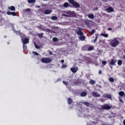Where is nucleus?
<instances>
[{
	"label": "nucleus",
	"mask_w": 125,
	"mask_h": 125,
	"mask_svg": "<svg viewBox=\"0 0 125 125\" xmlns=\"http://www.w3.org/2000/svg\"><path fill=\"white\" fill-rule=\"evenodd\" d=\"M78 29L76 30V34L79 36V39L80 41H85V36H83L84 35L83 32L82 31V28L80 27H78Z\"/></svg>",
	"instance_id": "f257e3e1"
},
{
	"label": "nucleus",
	"mask_w": 125,
	"mask_h": 125,
	"mask_svg": "<svg viewBox=\"0 0 125 125\" xmlns=\"http://www.w3.org/2000/svg\"><path fill=\"white\" fill-rule=\"evenodd\" d=\"M120 42L117 39L115 38L114 40L111 41L110 45L111 47H117Z\"/></svg>",
	"instance_id": "f03ea898"
},
{
	"label": "nucleus",
	"mask_w": 125,
	"mask_h": 125,
	"mask_svg": "<svg viewBox=\"0 0 125 125\" xmlns=\"http://www.w3.org/2000/svg\"><path fill=\"white\" fill-rule=\"evenodd\" d=\"M83 48H85V50L87 51H92L94 49V46H90V45H86Z\"/></svg>",
	"instance_id": "7ed1b4c3"
},
{
	"label": "nucleus",
	"mask_w": 125,
	"mask_h": 125,
	"mask_svg": "<svg viewBox=\"0 0 125 125\" xmlns=\"http://www.w3.org/2000/svg\"><path fill=\"white\" fill-rule=\"evenodd\" d=\"M41 61L42 63H50L52 61V60L49 58H42Z\"/></svg>",
	"instance_id": "20e7f679"
},
{
	"label": "nucleus",
	"mask_w": 125,
	"mask_h": 125,
	"mask_svg": "<svg viewBox=\"0 0 125 125\" xmlns=\"http://www.w3.org/2000/svg\"><path fill=\"white\" fill-rule=\"evenodd\" d=\"M102 109H104V110H110L111 109V106L107 104H104V105H101Z\"/></svg>",
	"instance_id": "39448f33"
},
{
	"label": "nucleus",
	"mask_w": 125,
	"mask_h": 125,
	"mask_svg": "<svg viewBox=\"0 0 125 125\" xmlns=\"http://www.w3.org/2000/svg\"><path fill=\"white\" fill-rule=\"evenodd\" d=\"M6 13L8 15H12L13 16H16L17 15L15 12H10V11H7Z\"/></svg>",
	"instance_id": "423d86ee"
},
{
	"label": "nucleus",
	"mask_w": 125,
	"mask_h": 125,
	"mask_svg": "<svg viewBox=\"0 0 125 125\" xmlns=\"http://www.w3.org/2000/svg\"><path fill=\"white\" fill-rule=\"evenodd\" d=\"M21 41L23 44H27L29 42V39L27 38H24Z\"/></svg>",
	"instance_id": "0eeeda50"
},
{
	"label": "nucleus",
	"mask_w": 125,
	"mask_h": 125,
	"mask_svg": "<svg viewBox=\"0 0 125 125\" xmlns=\"http://www.w3.org/2000/svg\"><path fill=\"white\" fill-rule=\"evenodd\" d=\"M117 62V61L116 60V59H111L110 62L109 64L110 65H115V63Z\"/></svg>",
	"instance_id": "6e6552de"
},
{
	"label": "nucleus",
	"mask_w": 125,
	"mask_h": 125,
	"mask_svg": "<svg viewBox=\"0 0 125 125\" xmlns=\"http://www.w3.org/2000/svg\"><path fill=\"white\" fill-rule=\"evenodd\" d=\"M79 70V68H78V67H72L70 69V70L71 71V72H72V73H77V72L78 71V70Z\"/></svg>",
	"instance_id": "1a4fd4ad"
},
{
	"label": "nucleus",
	"mask_w": 125,
	"mask_h": 125,
	"mask_svg": "<svg viewBox=\"0 0 125 125\" xmlns=\"http://www.w3.org/2000/svg\"><path fill=\"white\" fill-rule=\"evenodd\" d=\"M104 98H108V99H111L112 100V95L111 94H106L104 95Z\"/></svg>",
	"instance_id": "9d476101"
},
{
	"label": "nucleus",
	"mask_w": 125,
	"mask_h": 125,
	"mask_svg": "<svg viewBox=\"0 0 125 125\" xmlns=\"http://www.w3.org/2000/svg\"><path fill=\"white\" fill-rule=\"evenodd\" d=\"M72 5H73V6H74L75 8H80V4L76 1L72 4Z\"/></svg>",
	"instance_id": "9b49d317"
},
{
	"label": "nucleus",
	"mask_w": 125,
	"mask_h": 125,
	"mask_svg": "<svg viewBox=\"0 0 125 125\" xmlns=\"http://www.w3.org/2000/svg\"><path fill=\"white\" fill-rule=\"evenodd\" d=\"M92 94L94 97H100V94H98L97 92H93Z\"/></svg>",
	"instance_id": "f8f14e48"
},
{
	"label": "nucleus",
	"mask_w": 125,
	"mask_h": 125,
	"mask_svg": "<svg viewBox=\"0 0 125 125\" xmlns=\"http://www.w3.org/2000/svg\"><path fill=\"white\" fill-rule=\"evenodd\" d=\"M51 12H52V11L51 10H49V9H47L44 11V14H50Z\"/></svg>",
	"instance_id": "ddd939ff"
},
{
	"label": "nucleus",
	"mask_w": 125,
	"mask_h": 125,
	"mask_svg": "<svg viewBox=\"0 0 125 125\" xmlns=\"http://www.w3.org/2000/svg\"><path fill=\"white\" fill-rule=\"evenodd\" d=\"M73 102H74V101H73V100H72V99L70 98H67V103L68 105H71V104H72Z\"/></svg>",
	"instance_id": "4468645a"
},
{
	"label": "nucleus",
	"mask_w": 125,
	"mask_h": 125,
	"mask_svg": "<svg viewBox=\"0 0 125 125\" xmlns=\"http://www.w3.org/2000/svg\"><path fill=\"white\" fill-rule=\"evenodd\" d=\"M106 11L108 13L110 12H113L114 9L112 7H110L109 8H107Z\"/></svg>",
	"instance_id": "2eb2a0df"
},
{
	"label": "nucleus",
	"mask_w": 125,
	"mask_h": 125,
	"mask_svg": "<svg viewBox=\"0 0 125 125\" xmlns=\"http://www.w3.org/2000/svg\"><path fill=\"white\" fill-rule=\"evenodd\" d=\"M99 37V34L98 33L95 34V39L94 40L93 43H95L96 42H97V39H98Z\"/></svg>",
	"instance_id": "dca6fc26"
},
{
	"label": "nucleus",
	"mask_w": 125,
	"mask_h": 125,
	"mask_svg": "<svg viewBox=\"0 0 125 125\" xmlns=\"http://www.w3.org/2000/svg\"><path fill=\"white\" fill-rule=\"evenodd\" d=\"M83 104L84 105H85L86 107H90L89 105H92V104H90L89 103H88L87 102H83Z\"/></svg>",
	"instance_id": "f3484780"
},
{
	"label": "nucleus",
	"mask_w": 125,
	"mask_h": 125,
	"mask_svg": "<svg viewBox=\"0 0 125 125\" xmlns=\"http://www.w3.org/2000/svg\"><path fill=\"white\" fill-rule=\"evenodd\" d=\"M80 95L82 97H85V96L87 95V93H86V92H82L81 93Z\"/></svg>",
	"instance_id": "a211bd4d"
},
{
	"label": "nucleus",
	"mask_w": 125,
	"mask_h": 125,
	"mask_svg": "<svg viewBox=\"0 0 125 125\" xmlns=\"http://www.w3.org/2000/svg\"><path fill=\"white\" fill-rule=\"evenodd\" d=\"M8 9L11 10V11H15L16 10L15 7L14 6H11L10 7H9Z\"/></svg>",
	"instance_id": "6ab92c4d"
},
{
	"label": "nucleus",
	"mask_w": 125,
	"mask_h": 125,
	"mask_svg": "<svg viewBox=\"0 0 125 125\" xmlns=\"http://www.w3.org/2000/svg\"><path fill=\"white\" fill-rule=\"evenodd\" d=\"M88 17L89 19H94V15H93V14H88Z\"/></svg>",
	"instance_id": "aec40b11"
},
{
	"label": "nucleus",
	"mask_w": 125,
	"mask_h": 125,
	"mask_svg": "<svg viewBox=\"0 0 125 125\" xmlns=\"http://www.w3.org/2000/svg\"><path fill=\"white\" fill-rule=\"evenodd\" d=\"M63 6L64 7H69V6H71V4L67 2H65L63 3Z\"/></svg>",
	"instance_id": "412c9836"
},
{
	"label": "nucleus",
	"mask_w": 125,
	"mask_h": 125,
	"mask_svg": "<svg viewBox=\"0 0 125 125\" xmlns=\"http://www.w3.org/2000/svg\"><path fill=\"white\" fill-rule=\"evenodd\" d=\"M119 95L121 97H123V96H124V95H125V92L123 91H121L120 92H119Z\"/></svg>",
	"instance_id": "4be33fe9"
},
{
	"label": "nucleus",
	"mask_w": 125,
	"mask_h": 125,
	"mask_svg": "<svg viewBox=\"0 0 125 125\" xmlns=\"http://www.w3.org/2000/svg\"><path fill=\"white\" fill-rule=\"evenodd\" d=\"M101 36H102V37H104V38H108V37H109L108 34H104L103 33H101Z\"/></svg>",
	"instance_id": "5701e85b"
},
{
	"label": "nucleus",
	"mask_w": 125,
	"mask_h": 125,
	"mask_svg": "<svg viewBox=\"0 0 125 125\" xmlns=\"http://www.w3.org/2000/svg\"><path fill=\"white\" fill-rule=\"evenodd\" d=\"M20 35L21 40L22 41V40H23L25 38V35L20 33Z\"/></svg>",
	"instance_id": "b1692460"
},
{
	"label": "nucleus",
	"mask_w": 125,
	"mask_h": 125,
	"mask_svg": "<svg viewBox=\"0 0 125 125\" xmlns=\"http://www.w3.org/2000/svg\"><path fill=\"white\" fill-rule=\"evenodd\" d=\"M51 19L52 20H57V19H58V18H57V16H53L51 17Z\"/></svg>",
	"instance_id": "393cba45"
},
{
	"label": "nucleus",
	"mask_w": 125,
	"mask_h": 125,
	"mask_svg": "<svg viewBox=\"0 0 125 125\" xmlns=\"http://www.w3.org/2000/svg\"><path fill=\"white\" fill-rule=\"evenodd\" d=\"M89 83L90 84H95V81L94 80H91L89 81Z\"/></svg>",
	"instance_id": "a878e982"
},
{
	"label": "nucleus",
	"mask_w": 125,
	"mask_h": 125,
	"mask_svg": "<svg viewBox=\"0 0 125 125\" xmlns=\"http://www.w3.org/2000/svg\"><path fill=\"white\" fill-rule=\"evenodd\" d=\"M27 1L29 3H34L36 2V0H27Z\"/></svg>",
	"instance_id": "bb28decb"
},
{
	"label": "nucleus",
	"mask_w": 125,
	"mask_h": 125,
	"mask_svg": "<svg viewBox=\"0 0 125 125\" xmlns=\"http://www.w3.org/2000/svg\"><path fill=\"white\" fill-rule=\"evenodd\" d=\"M38 36L41 39H42L43 38V33H40L38 34Z\"/></svg>",
	"instance_id": "cd10ccee"
},
{
	"label": "nucleus",
	"mask_w": 125,
	"mask_h": 125,
	"mask_svg": "<svg viewBox=\"0 0 125 125\" xmlns=\"http://www.w3.org/2000/svg\"><path fill=\"white\" fill-rule=\"evenodd\" d=\"M46 31L48 32V33H54V31L51 30V29H46Z\"/></svg>",
	"instance_id": "c85d7f7f"
},
{
	"label": "nucleus",
	"mask_w": 125,
	"mask_h": 125,
	"mask_svg": "<svg viewBox=\"0 0 125 125\" xmlns=\"http://www.w3.org/2000/svg\"><path fill=\"white\" fill-rule=\"evenodd\" d=\"M84 24L85 25H89V21L87 20H86L84 21Z\"/></svg>",
	"instance_id": "c756f323"
},
{
	"label": "nucleus",
	"mask_w": 125,
	"mask_h": 125,
	"mask_svg": "<svg viewBox=\"0 0 125 125\" xmlns=\"http://www.w3.org/2000/svg\"><path fill=\"white\" fill-rule=\"evenodd\" d=\"M94 33H95V29H93L91 32H90V35L92 36Z\"/></svg>",
	"instance_id": "7c9ffc66"
},
{
	"label": "nucleus",
	"mask_w": 125,
	"mask_h": 125,
	"mask_svg": "<svg viewBox=\"0 0 125 125\" xmlns=\"http://www.w3.org/2000/svg\"><path fill=\"white\" fill-rule=\"evenodd\" d=\"M53 42H58V39L57 38H53L52 39Z\"/></svg>",
	"instance_id": "2f4dec72"
},
{
	"label": "nucleus",
	"mask_w": 125,
	"mask_h": 125,
	"mask_svg": "<svg viewBox=\"0 0 125 125\" xmlns=\"http://www.w3.org/2000/svg\"><path fill=\"white\" fill-rule=\"evenodd\" d=\"M69 3H71V4H73L75 1V0H68Z\"/></svg>",
	"instance_id": "473e14b6"
},
{
	"label": "nucleus",
	"mask_w": 125,
	"mask_h": 125,
	"mask_svg": "<svg viewBox=\"0 0 125 125\" xmlns=\"http://www.w3.org/2000/svg\"><path fill=\"white\" fill-rule=\"evenodd\" d=\"M122 64H123V62H122V60H119L118 61V64L121 65H122Z\"/></svg>",
	"instance_id": "72a5a7b5"
},
{
	"label": "nucleus",
	"mask_w": 125,
	"mask_h": 125,
	"mask_svg": "<svg viewBox=\"0 0 125 125\" xmlns=\"http://www.w3.org/2000/svg\"><path fill=\"white\" fill-rule=\"evenodd\" d=\"M109 82H110L111 83H114V78L110 77L109 79Z\"/></svg>",
	"instance_id": "f704fd0d"
},
{
	"label": "nucleus",
	"mask_w": 125,
	"mask_h": 125,
	"mask_svg": "<svg viewBox=\"0 0 125 125\" xmlns=\"http://www.w3.org/2000/svg\"><path fill=\"white\" fill-rule=\"evenodd\" d=\"M62 83L63 84H65V85H68V82H66L65 81H63Z\"/></svg>",
	"instance_id": "c9c22d12"
},
{
	"label": "nucleus",
	"mask_w": 125,
	"mask_h": 125,
	"mask_svg": "<svg viewBox=\"0 0 125 125\" xmlns=\"http://www.w3.org/2000/svg\"><path fill=\"white\" fill-rule=\"evenodd\" d=\"M70 15H75V12H69V13Z\"/></svg>",
	"instance_id": "e433bc0d"
},
{
	"label": "nucleus",
	"mask_w": 125,
	"mask_h": 125,
	"mask_svg": "<svg viewBox=\"0 0 125 125\" xmlns=\"http://www.w3.org/2000/svg\"><path fill=\"white\" fill-rule=\"evenodd\" d=\"M102 64H103V65H105L107 64V62L106 61H103L102 62Z\"/></svg>",
	"instance_id": "4c0bfd02"
},
{
	"label": "nucleus",
	"mask_w": 125,
	"mask_h": 125,
	"mask_svg": "<svg viewBox=\"0 0 125 125\" xmlns=\"http://www.w3.org/2000/svg\"><path fill=\"white\" fill-rule=\"evenodd\" d=\"M23 49H27V46L25 45V44H23Z\"/></svg>",
	"instance_id": "58836bf2"
},
{
	"label": "nucleus",
	"mask_w": 125,
	"mask_h": 125,
	"mask_svg": "<svg viewBox=\"0 0 125 125\" xmlns=\"http://www.w3.org/2000/svg\"><path fill=\"white\" fill-rule=\"evenodd\" d=\"M34 44L35 45L36 48H37L38 49H39V48H40V47L39 46H38L37 44H36V43H34Z\"/></svg>",
	"instance_id": "ea45409f"
},
{
	"label": "nucleus",
	"mask_w": 125,
	"mask_h": 125,
	"mask_svg": "<svg viewBox=\"0 0 125 125\" xmlns=\"http://www.w3.org/2000/svg\"><path fill=\"white\" fill-rule=\"evenodd\" d=\"M34 54H35V55H37V56H38V55H39V54L37 52H33Z\"/></svg>",
	"instance_id": "a19ab883"
},
{
	"label": "nucleus",
	"mask_w": 125,
	"mask_h": 125,
	"mask_svg": "<svg viewBox=\"0 0 125 125\" xmlns=\"http://www.w3.org/2000/svg\"><path fill=\"white\" fill-rule=\"evenodd\" d=\"M26 11H27V12H30V11H31V9L27 8L26 9Z\"/></svg>",
	"instance_id": "79ce46f5"
},
{
	"label": "nucleus",
	"mask_w": 125,
	"mask_h": 125,
	"mask_svg": "<svg viewBox=\"0 0 125 125\" xmlns=\"http://www.w3.org/2000/svg\"><path fill=\"white\" fill-rule=\"evenodd\" d=\"M62 68H66V67H67V65H66V64H62Z\"/></svg>",
	"instance_id": "37998d69"
},
{
	"label": "nucleus",
	"mask_w": 125,
	"mask_h": 125,
	"mask_svg": "<svg viewBox=\"0 0 125 125\" xmlns=\"http://www.w3.org/2000/svg\"><path fill=\"white\" fill-rule=\"evenodd\" d=\"M119 102H121V103H124V101L122 99H119Z\"/></svg>",
	"instance_id": "c03bdc74"
},
{
	"label": "nucleus",
	"mask_w": 125,
	"mask_h": 125,
	"mask_svg": "<svg viewBox=\"0 0 125 125\" xmlns=\"http://www.w3.org/2000/svg\"><path fill=\"white\" fill-rule=\"evenodd\" d=\"M63 16H65V17H70V16L66 15L65 14H63Z\"/></svg>",
	"instance_id": "a18cd8bd"
},
{
	"label": "nucleus",
	"mask_w": 125,
	"mask_h": 125,
	"mask_svg": "<svg viewBox=\"0 0 125 125\" xmlns=\"http://www.w3.org/2000/svg\"><path fill=\"white\" fill-rule=\"evenodd\" d=\"M108 31H112V28L111 27H108L107 29Z\"/></svg>",
	"instance_id": "49530a36"
},
{
	"label": "nucleus",
	"mask_w": 125,
	"mask_h": 125,
	"mask_svg": "<svg viewBox=\"0 0 125 125\" xmlns=\"http://www.w3.org/2000/svg\"><path fill=\"white\" fill-rule=\"evenodd\" d=\"M99 74L100 75H101V74H102V70H99Z\"/></svg>",
	"instance_id": "de8ad7c7"
},
{
	"label": "nucleus",
	"mask_w": 125,
	"mask_h": 125,
	"mask_svg": "<svg viewBox=\"0 0 125 125\" xmlns=\"http://www.w3.org/2000/svg\"><path fill=\"white\" fill-rule=\"evenodd\" d=\"M61 62V63H64V60H62Z\"/></svg>",
	"instance_id": "09e8293b"
},
{
	"label": "nucleus",
	"mask_w": 125,
	"mask_h": 125,
	"mask_svg": "<svg viewBox=\"0 0 125 125\" xmlns=\"http://www.w3.org/2000/svg\"><path fill=\"white\" fill-rule=\"evenodd\" d=\"M123 125H125V120H124L123 121Z\"/></svg>",
	"instance_id": "8fccbe9b"
},
{
	"label": "nucleus",
	"mask_w": 125,
	"mask_h": 125,
	"mask_svg": "<svg viewBox=\"0 0 125 125\" xmlns=\"http://www.w3.org/2000/svg\"><path fill=\"white\" fill-rule=\"evenodd\" d=\"M37 8H40L41 7V6L38 5V6H37Z\"/></svg>",
	"instance_id": "3c124183"
},
{
	"label": "nucleus",
	"mask_w": 125,
	"mask_h": 125,
	"mask_svg": "<svg viewBox=\"0 0 125 125\" xmlns=\"http://www.w3.org/2000/svg\"><path fill=\"white\" fill-rule=\"evenodd\" d=\"M49 54H50L51 55V54H52V52H50V53H49Z\"/></svg>",
	"instance_id": "603ef678"
}]
</instances>
